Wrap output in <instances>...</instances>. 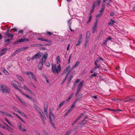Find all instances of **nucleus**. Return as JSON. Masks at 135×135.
<instances>
[{"label": "nucleus", "mask_w": 135, "mask_h": 135, "mask_svg": "<svg viewBox=\"0 0 135 135\" xmlns=\"http://www.w3.org/2000/svg\"><path fill=\"white\" fill-rule=\"evenodd\" d=\"M52 70L54 73L58 74L61 70V67L60 64L57 66L56 64L52 65Z\"/></svg>", "instance_id": "nucleus-1"}, {"label": "nucleus", "mask_w": 135, "mask_h": 135, "mask_svg": "<svg viewBox=\"0 0 135 135\" xmlns=\"http://www.w3.org/2000/svg\"><path fill=\"white\" fill-rule=\"evenodd\" d=\"M71 70V69L70 68V67L69 66L66 68L62 73V75H63L65 74H66L65 77L63 80L64 81H65V80L68 77Z\"/></svg>", "instance_id": "nucleus-2"}, {"label": "nucleus", "mask_w": 135, "mask_h": 135, "mask_svg": "<svg viewBox=\"0 0 135 135\" xmlns=\"http://www.w3.org/2000/svg\"><path fill=\"white\" fill-rule=\"evenodd\" d=\"M42 53L38 52L37 54L35 55L34 56L32 57L31 60H33L36 59H39L42 56Z\"/></svg>", "instance_id": "nucleus-3"}, {"label": "nucleus", "mask_w": 135, "mask_h": 135, "mask_svg": "<svg viewBox=\"0 0 135 135\" xmlns=\"http://www.w3.org/2000/svg\"><path fill=\"white\" fill-rule=\"evenodd\" d=\"M84 83L83 81H82L80 82L77 88V90L76 93V94H77L79 92L80 90L82 88L83 84Z\"/></svg>", "instance_id": "nucleus-4"}, {"label": "nucleus", "mask_w": 135, "mask_h": 135, "mask_svg": "<svg viewBox=\"0 0 135 135\" xmlns=\"http://www.w3.org/2000/svg\"><path fill=\"white\" fill-rule=\"evenodd\" d=\"M1 90L3 93H9L10 90V89L6 86H3V88H2Z\"/></svg>", "instance_id": "nucleus-5"}, {"label": "nucleus", "mask_w": 135, "mask_h": 135, "mask_svg": "<svg viewBox=\"0 0 135 135\" xmlns=\"http://www.w3.org/2000/svg\"><path fill=\"white\" fill-rule=\"evenodd\" d=\"M48 56V54L47 52L45 53L42 57V60L41 61L42 62H45L46 59L47 58Z\"/></svg>", "instance_id": "nucleus-6"}, {"label": "nucleus", "mask_w": 135, "mask_h": 135, "mask_svg": "<svg viewBox=\"0 0 135 135\" xmlns=\"http://www.w3.org/2000/svg\"><path fill=\"white\" fill-rule=\"evenodd\" d=\"M29 40L28 39L26 38H21L18 40L17 41L15 42V44H18V42H22L28 41Z\"/></svg>", "instance_id": "nucleus-7"}, {"label": "nucleus", "mask_w": 135, "mask_h": 135, "mask_svg": "<svg viewBox=\"0 0 135 135\" xmlns=\"http://www.w3.org/2000/svg\"><path fill=\"white\" fill-rule=\"evenodd\" d=\"M112 38L110 36H109L105 39L104 41H103L102 45L103 46H105V45H106L107 42H108L109 40L112 39Z\"/></svg>", "instance_id": "nucleus-8"}, {"label": "nucleus", "mask_w": 135, "mask_h": 135, "mask_svg": "<svg viewBox=\"0 0 135 135\" xmlns=\"http://www.w3.org/2000/svg\"><path fill=\"white\" fill-rule=\"evenodd\" d=\"M49 118L50 121L55 119V116L52 112H50L49 113Z\"/></svg>", "instance_id": "nucleus-9"}, {"label": "nucleus", "mask_w": 135, "mask_h": 135, "mask_svg": "<svg viewBox=\"0 0 135 135\" xmlns=\"http://www.w3.org/2000/svg\"><path fill=\"white\" fill-rule=\"evenodd\" d=\"M83 34H81L80 35L79 38L77 43L76 45V46H78L82 42Z\"/></svg>", "instance_id": "nucleus-10"}, {"label": "nucleus", "mask_w": 135, "mask_h": 135, "mask_svg": "<svg viewBox=\"0 0 135 135\" xmlns=\"http://www.w3.org/2000/svg\"><path fill=\"white\" fill-rule=\"evenodd\" d=\"M97 21L96 20L94 23V25L93 27V30L92 31V33H94L95 32L97 29Z\"/></svg>", "instance_id": "nucleus-11"}, {"label": "nucleus", "mask_w": 135, "mask_h": 135, "mask_svg": "<svg viewBox=\"0 0 135 135\" xmlns=\"http://www.w3.org/2000/svg\"><path fill=\"white\" fill-rule=\"evenodd\" d=\"M101 2V0H97V2L96 1L94 2L93 3L92 8L94 9V8L95 7L96 5L97 4H98V6H99V5L100 4Z\"/></svg>", "instance_id": "nucleus-12"}, {"label": "nucleus", "mask_w": 135, "mask_h": 135, "mask_svg": "<svg viewBox=\"0 0 135 135\" xmlns=\"http://www.w3.org/2000/svg\"><path fill=\"white\" fill-rule=\"evenodd\" d=\"M40 115L41 118L42 120L44 123H45V120H46V118L44 114V113L43 112L42 113H41V114H40Z\"/></svg>", "instance_id": "nucleus-13"}, {"label": "nucleus", "mask_w": 135, "mask_h": 135, "mask_svg": "<svg viewBox=\"0 0 135 135\" xmlns=\"http://www.w3.org/2000/svg\"><path fill=\"white\" fill-rule=\"evenodd\" d=\"M18 84V83L15 80L12 81L11 83L12 85L16 89L17 87L16 85Z\"/></svg>", "instance_id": "nucleus-14"}, {"label": "nucleus", "mask_w": 135, "mask_h": 135, "mask_svg": "<svg viewBox=\"0 0 135 135\" xmlns=\"http://www.w3.org/2000/svg\"><path fill=\"white\" fill-rule=\"evenodd\" d=\"M44 62L40 60L38 66V68L39 70H41L43 68V64Z\"/></svg>", "instance_id": "nucleus-15"}, {"label": "nucleus", "mask_w": 135, "mask_h": 135, "mask_svg": "<svg viewBox=\"0 0 135 135\" xmlns=\"http://www.w3.org/2000/svg\"><path fill=\"white\" fill-rule=\"evenodd\" d=\"M31 73H33L31 71H27L25 72H24V73L27 75L28 76L29 78H30V76H31Z\"/></svg>", "instance_id": "nucleus-16"}, {"label": "nucleus", "mask_w": 135, "mask_h": 135, "mask_svg": "<svg viewBox=\"0 0 135 135\" xmlns=\"http://www.w3.org/2000/svg\"><path fill=\"white\" fill-rule=\"evenodd\" d=\"M9 29L7 30L6 32L5 33V35L7 36H10L12 38L13 37V35L12 34H10L9 33Z\"/></svg>", "instance_id": "nucleus-17"}, {"label": "nucleus", "mask_w": 135, "mask_h": 135, "mask_svg": "<svg viewBox=\"0 0 135 135\" xmlns=\"http://www.w3.org/2000/svg\"><path fill=\"white\" fill-rule=\"evenodd\" d=\"M115 23V22L114 20L111 19L108 23V25L109 26H113Z\"/></svg>", "instance_id": "nucleus-18"}, {"label": "nucleus", "mask_w": 135, "mask_h": 135, "mask_svg": "<svg viewBox=\"0 0 135 135\" xmlns=\"http://www.w3.org/2000/svg\"><path fill=\"white\" fill-rule=\"evenodd\" d=\"M6 49H4L1 50L2 52L0 54V57L6 53Z\"/></svg>", "instance_id": "nucleus-19"}, {"label": "nucleus", "mask_w": 135, "mask_h": 135, "mask_svg": "<svg viewBox=\"0 0 135 135\" xmlns=\"http://www.w3.org/2000/svg\"><path fill=\"white\" fill-rule=\"evenodd\" d=\"M22 94L23 95L25 96L27 98H28L31 100L32 101H33V99L31 97H30L28 95L26 94L23 93H22Z\"/></svg>", "instance_id": "nucleus-20"}, {"label": "nucleus", "mask_w": 135, "mask_h": 135, "mask_svg": "<svg viewBox=\"0 0 135 135\" xmlns=\"http://www.w3.org/2000/svg\"><path fill=\"white\" fill-rule=\"evenodd\" d=\"M57 64H59L61 63V61L60 58V56L59 55L58 56L56 59Z\"/></svg>", "instance_id": "nucleus-21"}, {"label": "nucleus", "mask_w": 135, "mask_h": 135, "mask_svg": "<svg viewBox=\"0 0 135 135\" xmlns=\"http://www.w3.org/2000/svg\"><path fill=\"white\" fill-rule=\"evenodd\" d=\"M31 77L32 79L34 80L35 81H37V78H36L35 76L34 75V74L33 73H31Z\"/></svg>", "instance_id": "nucleus-22"}, {"label": "nucleus", "mask_w": 135, "mask_h": 135, "mask_svg": "<svg viewBox=\"0 0 135 135\" xmlns=\"http://www.w3.org/2000/svg\"><path fill=\"white\" fill-rule=\"evenodd\" d=\"M133 98H129L128 97H127L124 100L125 102H127L130 101L131 100H132Z\"/></svg>", "instance_id": "nucleus-23"}, {"label": "nucleus", "mask_w": 135, "mask_h": 135, "mask_svg": "<svg viewBox=\"0 0 135 135\" xmlns=\"http://www.w3.org/2000/svg\"><path fill=\"white\" fill-rule=\"evenodd\" d=\"M16 77L19 80L21 81L22 82H23L24 81V79L23 78L20 76L17 75H16Z\"/></svg>", "instance_id": "nucleus-24"}, {"label": "nucleus", "mask_w": 135, "mask_h": 135, "mask_svg": "<svg viewBox=\"0 0 135 135\" xmlns=\"http://www.w3.org/2000/svg\"><path fill=\"white\" fill-rule=\"evenodd\" d=\"M74 94V93H73L70 95L69 97L66 100L67 102H68Z\"/></svg>", "instance_id": "nucleus-25"}, {"label": "nucleus", "mask_w": 135, "mask_h": 135, "mask_svg": "<svg viewBox=\"0 0 135 135\" xmlns=\"http://www.w3.org/2000/svg\"><path fill=\"white\" fill-rule=\"evenodd\" d=\"M78 100H79V99L78 100L77 99L74 101V103H73V104L71 105V108H74L75 107L76 104V103L77 102Z\"/></svg>", "instance_id": "nucleus-26"}, {"label": "nucleus", "mask_w": 135, "mask_h": 135, "mask_svg": "<svg viewBox=\"0 0 135 135\" xmlns=\"http://www.w3.org/2000/svg\"><path fill=\"white\" fill-rule=\"evenodd\" d=\"M0 127L1 128L4 129H5L8 130L9 129L7 127H6L3 124H0Z\"/></svg>", "instance_id": "nucleus-27"}, {"label": "nucleus", "mask_w": 135, "mask_h": 135, "mask_svg": "<svg viewBox=\"0 0 135 135\" xmlns=\"http://www.w3.org/2000/svg\"><path fill=\"white\" fill-rule=\"evenodd\" d=\"M65 102V101H63L62 102H61V103H60V104H59V105L57 109H60V108L64 104V103Z\"/></svg>", "instance_id": "nucleus-28"}, {"label": "nucleus", "mask_w": 135, "mask_h": 135, "mask_svg": "<svg viewBox=\"0 0 135 135\" xmlns=\"http://www.w3.org/2000/svg\"><path fill=\"white\" fill-rule=\"evenodd\" d=\"M107 109L109 110H112V111H114L115 112H119L120 111H121V110H119V109H110L109 108H108Z\"/></svg>", "instance_id": "nucleus-29"}, {"label": "nucleus", "mask_w": 135, "mask_h": 135, "mask_svg": "<svg viewBox=\"0 0 135 135\" xmlns=\"http://www.w3.org/2000/svg\"><path fill=\"white\" fill-rule=\"evenodd\" d=\"M70 20H69V21L68 22V23H69V28L70 29V31H71L72 32H73L74 31L73 30H72L71 28V23L70 22Z\"/></svg>", "instance_id": "nucleus-30"}, {"label": "nucleus", "mask_w": 135, "mask_h": 135, "mask_svg": "<svg viewBox=\"0 0 135 135\" xmlns=\"http://www.w3.org/2000/svg\"><path fill=\"white\" fill-rule=\"evenodd\" d=\"M82 115H81L76 120H75L73 122V124H74L75 123L77 122V121L78 120H79L81 118V117H82Z\"/></svg>", "instance_id": "nucleus-31"}, {"label": "nucleus", "mask_w": 135, "mask_h": 135, "mask_svg": "<svg viewBox=\"0 0 135 135\" xmlns=\"http://www.w3.org/2000/svg\"><path fill=\"white\" fill-rule=\"evenodd\" d=\"M44 110L45 112V114L46 115L47 117L48 116V113L47 111V109L46 108H45V107H44Z\"/></svg>", "instance_id": "nucleus-32"}, {"label": "nucleus", "mask_w": 135, "mask_h": 135, "mask_svg": "<svg viewBox=\"0 0 135 135\" xmlns=\"http://www.w3.org/2000/svg\"><path fill=\"white\" fill-rule=\"evenodd\" d=\"M97 73H94V74H93L92 75H91L90 76L89 78H90L91 79L93 77L96 76H97Z\"/></svg>", "instance_id": "nucleus-33"}, {"label": "nucleus", "mask_w": 135, "mask_h": 135, "mask_svg": "<svg viewBox=\"0 0 135 135\" xmlns=\"http://www.w3.org/2000/svg\"><path fill=\"white\" fill-rule=\"evenodd\" d=\"M79 64V62H76V63L74 65L73 67V68H75L76 67H77L78 66Z\"/></svg>", "instance_id": "nucleus-34"}, {"label": "nucleus", "mask_w": 135, "mask_h": 135, "mask_svg": "<svg viewBox=\"0 0 135 135\" xmlns=\"http://www.w3.org/2000/svg\"><path fill=\"white\" fill-rule=\"evenodd\" d=\"M90 34V32L89 31H88L87 32L86 37V38H89Z\"/></svg>", "instance_id": "nucleus-35"}, {"label": "nucleus", "mask_w": 135, "mask_h": 135, "mask_svg": "<svg viewBox=\"0 0 135 135\" xmlns=\"http://www.w3.org/2000/svg\"><path fill=\"white\" fill-rule=\"evenodd\" d=\"M5 121L7 122L8 124L11 126H12V124L9 121L8 119L6 118H5Z\"/></svg>", "instance_id": "nucleus-36"}, {"label": "nucleus", "mask_w": 135, "mask_h": 135, "mask_svg": "<svg viewBox=\"0 0 135 135\" xmlns=\"http://www.w3.org/2000/svg\"><path fill=\"white\" fill-rule=\"evenodd\" d=\"M17 125L18 126V127L20 129H21V128H22L21 126L22 124L20 122H18L17 123Z\"/></svg>", "instance_id": "nucleus-37"}, {"label": "nucleus", "mask_w": 135, "mask_h": 135, "mask_svg": "<svg viewBox=\"0 0 135 135\" xmlns=\"http://www.w3.org/2000/svg\"><path fill=\"white\" fill-rule=\"evenodd\" d=\"M92 18V16H90L89 17L88 21L86 22L87 23H88L90 22Z\"/></svg>", "instance_id": "nucleus-38"}, {"label": "nucleus", "mask_w": 135, "mask_h": 135, "mask_svg": "<svg viewBox=\"0 0 135 135\" xmlns=\"http://www.w3.org/2000/svg\"><path fill=\"white\" fill-rule=\"evenodd\" d=\"M4 69L3 71V73L6 75H8L9 73L5 69Z\"/></svg>", "instance_id": "nucleus-39"}, {"label": "nucleus", "mask_w": 135, "mask_h": 135, "mask_svg": "<svg viewBox=\"0 0 135 135\" xmlns=\"http://www.w3.org/2000/svg\"><path fill=\"white\" fill-rule=\"evenodd\" d=\"M23 88L27 91H28L30 90V89L28 88L25 85H23Z\"/></svg>", "instance_id": "nucleus-40"}, {"label": "nucleus", "mask_w": 135, "mask_h": 135, "mask_svg": "<svg viewBox=\"0 0 135 135\" xmlns=\"http://www.w3.org/2000/svg\"><path fill=\"white\" fill-rule=\"evenodd\" d=\"M11 40L9 39H5V42L7 43V44H8L9 43V42Z\"/></svg>", "instance_id": "nucleus-41"}, {"label": "nucleus", "mask_w": 135, "mask_h": 135, "mask_svg": "<svg viewBox=\"0 0 135 135\" xmlns=\"http://www.w3.org/2000/svg\"><path fill=\"white\" fill-rule=\"evenodd\" d=\"M18 52H19L17 50H16L15 51V52L13 53L12 56L15 55H16L18 54Z\"/></svg>", "instance_id": "nucleus-42"}, {"label": "nucleus", "mask_w": 135, "mask_h": 135, "mask_svg": "<svg viewBox=\"0 0 135 135\" xmlns=\"http://www.w3.org/2000/svg\"><path fill=\"white\" fill-rule=\"evenodd\" d=\"M38 40L43 41H44L45 40V39L44 38H42L41 37H38Z\"/></svg>", "instance_id": "nucleus-43"}, {"label": "nucleus", "mask_w": 135, "mask_h": 135, "mask_svg": "<svg viewBox=\"0 0 135 135\" xmlns=\"http://www.w3.org/2000/svg\"><path fill=\"white\" fill-rule=\"evenodd\" d=\"M45 64L48 67H49L50 66V64L49 62H46L45 63Z\"/></svg>", "instance_id": "nucleus-44"}, {"label": "nucleus", "mask_w": 135, "mask_h": 135, "mask_svg": "<svg viewBox=\"0 0 135 135\" xmlns=\"http://www.w3.org/2000/svg\"><path fill=\"white\" fill-rule=\"evenodd\" d=\"M102 15V14L101 13H99V14H98L96 16V18H98V17H99L100 16H101V15Z\"/></svg>", "instance_id": "nucleus-45"}, {"label": "nucleus", "mask_w": 135, "mask_h": 135, "mask_svg": "<svg viewBox=\"0 0 135 135\" xmlns=\"http://www.w3.org/2000/svg\"><path fill=\"white\" fill-rule=\"evenodd\" d=\"M37 107L38 108V109H37V110L41 114V113H42L43 112H42V111L41 110V109H39L38 107Z\"/></svg>", "instance_id": "nucleus-46"}, {"label": "nucleus", "mask_w": 135, "mask_h": 135, "mask_svg": "<svg viewBox=\"0 0 135 135\" xmlns=\"http://www.w3.org/2000/svg\"><path fill=\"white\" fill-rule=\"evenodd\" d=\"M100 67L99 65H97L95 66L93 68V69L95 70L97 68H99Z\"/></svg>", "instance_id": "nucleus-47"}, {"label": "nucleus", "mask_w": 135, "mask_h": 135, "mask_svg": "<svg viewBox=\"0 0 135 135\" xmlns=\"http://www.w3.org/2000/svg\"><path fill=\"white\" fill-rule=\"evenodd\" d=\"M104 8H102L100 10V13H101L102 14V12L104 11Z\"/></svg>", "instance_id": "nucleus-48"}, {"label": "nucleus", "mask_w": 135, "mask_h": 135, "mask_svg": "<svg viewBox=\"0 0 135 135\" xmlns=\"http://www.w3.org/2000/svg\"><path fill=\"white\" fill-rule=\"evenodd\" d=\"M103 33V31H101L100 32V33H99V37H97V39H98L99 38V37L100 36H101V35H100V34H102Z\"/></svg>", "instance_id": "nucleus-49"}, {"label": "nucleus", "mask_w": 135, "mask_h": 135, "mask_svg": "<svg viewBox=\"0 0 135 135\" xmlns=\"http://www.w3.org/2000/svg\"><path fill=\"white\" fill-rule=\"evenodd\" d=\"M111 100L113 101H116L117 100H119V99H118L116 98H112L111 99Z\"/></svg>", "instance_id": "nucleus-50"}, {"label": "nucleus", "mask_w": 135, "mask_h": 135, "mask_svg": "<svg viewBox=\"0 0 135 135\" xmlns=\"http://www.w3.org/2000/svg\"><path fill=\"white\" fill-rule=\"evenodd\" d=\"M28 48V47H27V46L25 47H22V50H23V51L26 50V49H27Z\"/></svg>", "instance_id": "nucleus-51"}, {"label": "nucleus", "mask_w": 135, "mask_h": 135, "mask_svg": "<svg viewBox=\"0 0 135 135\" xmlns=\"http://www.w3.org/2000/svg\"><path fill=\"white\" fill-rule=\"evenodd\" d=\"M89 38H86V37L85 42L86 44H87V43L88 42Z\"/></svg>", "instance_id": "nucleus-52"}, {"label": "nucleus", "mask_w": 135, "mask_h": 135, "mask_svg": "<svg viewBox=\"0 0 135 135\" xmlns=\"http://www.w3.org/2000/svg\"><path fill=\"white\" fill-rule=\"evenodd\" d=\"M19 52H20L21 51H23V50H22V48H20L18 49H17Z\"/></svg>", "instance_id": "nucleus-53"}, {"label": "nucleus", "mask_w": 135, "mask_h": 135, "mask_svg": "<svg viewBox=\"0 0 135 135\" xmlns=\"http://www.w3.org/2000/svg\"><path fill=\"white\" fill-rule=\"evenodd\" d=\"M46 33L50 35H52L51 32L50 31H47L46 32Z\"/></svg>", "instance_id": "nucleus-54"}, {"label": "nucleus", "mask_w": 135, "mask_h": 135, "mask_svg": "<svg viewBox=\"0 0 135 135\" xmlns=\"http://www.w3.org/2000/svg\"><path fill=\"white\" fill-rule=\"evenodd\" d=\"M70 133V131H69L66 133L65 134V135H69V134Z\"/></svg>", "instance_id": "nucleus-55"}, {"label": "nucleus", "mask_w": 135, "mask_h": 135, "mask_svg": "<svg viewBox=\"0 0 135 135\" xmlns=\"http://www.w3.org/2000/svg\"><path fill=\"white\" fill-rule=\"evenodd\" d=\"M16 89L18 90H19L20 92L22 93H23L22 90L21 89H19L18 87H17V88H16Z\"/></svg>", "instance_id": "nucleus-56"}, {"label": "nucleus", "mask_w": 135, "mask_h": 135, "mask_svg": "<svg viewBox=\"0 0 135 135\" xmlns=\"http://www.w3.org/2000/svg\"><path fill=\"white\" fill-rule=\"evenodd\" d=\"M22 131H23L25 132L26 131V130L25 129H23L22 128H21V129H20Z\"/></svg>", "instance_id": "nucleus-57"}, {"label": "nucleus", "mask_w": 135, "mask_h": 135, "mask_svg": "<svg viewBox=\"0 0 135 135\" xmlns=\"http://www.w3.org/2000/svg\"><path fill=\"white\" fill-rule=\"evenodd\" d=\"M50 121V122H51V124L52 125V126L54 127L55 126H54V124L53 123V122H52V120H51V121Z\"/></svg>", "instance_id": "nucleus-58"}, {"label": "nucleus", "mask_w": 135, "mask_h": 135, "mask_svg": "<svg viewBox=\"0 0 135 135\" xmlns=\"http://www.w3.org/2000/svg\"><path fill=\"white\" fill-rule=\"evenodd\" d=\"M18 33L22 34L23 33V31L22 30H21L18 31Z\"/></svg>", "instance_id": "nucleus-59"}, {"label": "nucleus", "mask_w": 135, "mask_h": 135, "mask_svg": "<svg viewBox=\"0 0 135 135\" xmlns=\"http://www.w3.org/2000/svg\"><path fill=\"white\" fill-rule=\"evenodd\" d=\"M80 80V79H77L75 82V83H77L79 82V81Z\"/></svg>", "instance_id": "nucleus-60"}, {"label": "nucleus", "mask_w": 135, "mask_h": 135, "mask_svg": "<svg viewBox=\"0 0 135 135\" xmlns=\"http://www.w3.org/2000/svg\"><path fill=\"white\" fill-rule=\"evenodd\" d=\"M16 111L18 112V113H19L20 114V113H21V112L20 111V110L19 109H17V110H16Z\"/></svg>", "instance_id": "nucleus-61"}, {"label": "nucleus", "mask_w": 135, "mask_h": 135, "mask_svg": "<svg viewBox=\"0 0 135 135\" xmlns=\"http://www.w3.org/2000/svg\"><path fill=\"white\" fill-rule=\"evenodd\" d=\"M70 44H69L68 45V46L67 48V50H68L69 49L70 46Z\"/></svg>", "instance_id": "nucleus-62"}, {"label": "nucleus", "mask_w": 135, "mask_h": 135, "mask_svg": "<svg viewBox=\"0 0 135 135\" xmlns=\"http://www.w3.org/2000/svg\"><path fill=\"white\" fill-rule=\"evenodd\" d=\"M95 71V70H94L93 69H93H92V70H91L90 71V73H93L94 72V71Z\"/></svg>", "instance_id": "nucleus-63"}, {"label": "nucleus", "mask_w": 135, "mask_h": 135, "mask_svg": "<svg viewBox=\"0 0 135 135\" xmlns=\"http://www.w3.org/2000/svg\"><path fill=\"white\" fill-rule=\"evenodd\" d=\"M114 13L113 12H112V13H111L110 15V16H113V15H114Z\"/></svg>", "instance_id": "nucleus-64"}]
</instances>
